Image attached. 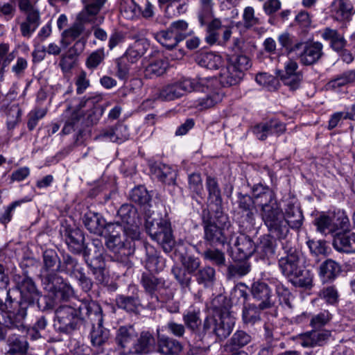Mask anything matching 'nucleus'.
Masks as SVG:
<instances>
[{
    "label": "nucleus",
    "mask_w": 355,
    "mask_h": 355,
    "mask_svg": "<svg viewBox=\"0 0 355 355\" xmlns=\"http://www.w3.org/2000/svg\"><path fill=\"white\" fill-rule=\"evenodd\" d=\"M80 270H83L78 260L69 254H64L58 266V271L73 277Z\"/></svg>",
    "instance_id": "36"
},
{
    "label": "nucleus",
    "mask_w": 355,
    "mask_h": 355,
    "mask_svg": "<svg viewBox=\"0 0 355 355\" xmlns=\"http://www.w3.org/2000/svg\"><path fill=\"white\" fill-rule=\"evenodd\" d=\"M168 63L164 60H157L149 64L145 69V76L148 78L160 76L164 74Z\"/></svg>",
    "instance_id": "55"
},
{
    "label": "nucleus",
    "mask_w": 355,
    "mask_h": 355,
    "mask_svg": "<svg viewBox=\"0 0 355 355\" xmlns=\"http://www.w3.org/2000/svg\"><path fill=\"white\" fill-rule=\"evenodd\" d=\"M315 225L317 230L322 234H327L335 231V225L331 218L326 215H322L315 218Z\"/></svg>",
    "instance_id": "62"
},
{
    "label": "nucleus",
    "mask_w": 355,
    "mask_h": 355,
    "mask_svg": "<svg viewBox=\"0 0 355 355\" xmlns=\"http://www.w3.org/2000/svg\"><path fill=\"white\" fill-rule=\"evenodd\" d=\"M17 286L21 293V300L19 302L14 301L15 310H8V313L12 315V322L16 329L24 330L26 329L24 320L27 315V309L29 306L38 302L40 293L36 288L33 280L29 277H19Z\"/></svg>",
    "instance_id": "3"
},
{
    "label": "nucleus",
    "mask_w": 355,
    "mask_h": 355,
    "mask_svg": "<svg viewBox=\"0 0 355 355\" xmlns=\"http://www.w3.org/2000/svg\"><path fill=\"white\" fill-rule=\"evenodd\" d=\"M117 216L121 219L119 223L128 238L132 240L139 239L141 222L137 209L132 205L123 204L118 210Z\"/></svg>",
    "instance_id": "11"
},
{
    "label": "nucleus",
    "mask_w": 355,
    "mask_h": 355,
    "mask_svg": "<svg viewBox=\"0 0 355 355\" xmlns=\"http://www.w3.org/2000/svg\"><path fill=\"white\" fill-rule=\"evenodd\" d=\"M331 336L327 330H312L299 336L300 344L304 347H315L324 345Z\"/></svg>",
    "instance_id": "25"
},
{
    "label": "nucleus",
    "mask_w": 355,
    "mask_h": 355,
    "mask_svg": "<svg viewBox=\"0 0 355 355\" xmlns=\"http://www.w3.org/2000/svg\"><path fill=\"white\" fill-rule=\"evenodd\" d=\"M283 255L278 260L282 274L295 286L309 288L312 286L313 274L300 264V252L288 239L281 240Z\"/></svg>",
    "instance_id": "1"
},
{
    "label": "nucleus",
    "mask_w": 355,
    "mask_h": 355,
    "mask_svg": "<svg viewBox=\"0 0 355 355\" xmlns=\"http://www.w3.org/2000/svg\"><path fill=\"white\" fill-rule=\"evenodd\" d=\"M116 303L119 309L128 313L137 314L141 306L139 295L133 293L132 295H119L116 297Z\"/></svg>",
    "instance_id": "32"
},
{
    "label": "nucleus",
    "mask_w": 355,
    "mask_h": 355,
    "mask_svg": "<svg viewBox=\"0 0 355 355\" xmlns=\"http://www.w3.org/2000/svg\"><path fill=\"white\" fill-rule=\"evenodd\" d=\"M205 186L208 192V206L210 207L211 211L214 212L223 211L221 190L217 180L211 176H208L206 179Z\"/></svg>",
    "instance_id": "22"
},
{
    "label": "nucleus",
    "mask_w": 355,
    "mask_h": 355,
    "mask_svg": "<svg viewBox=\"0 0 355 355\" xmlns=\"http://www.w3.org/2000/svg\"><path fill=\"white\" fill-rule=\"evenodd\" d=\"M146 259L145 266L146 269L152 272L162 270L163 266L161 263V257L157 252L152 246L146 247Z\"/></svg>",
    "instance_id": "48"
},
{
    "label": "nucleus",
    "mask_w": 355,
    "mask_h": 355,
    "mask_svg": "<svg viewBox=\"0 0 355 355\" xmlns=\"http://www.w3.org/2000/svg\"><path fill=\"white\" fill-rule=\"evenodd\" d=\"M80 322L78 309L75 308L62 306L55 311L53 326L60 333H72L78 328Z\"/></svg>",
    "instance_id": "12"
},
{
    "label": "nucleus",
    "mask_w": 355,
    "mask_h": 355,
    "mask_svg": "<svg viewBox=\"0 0 355 355\" xmlns=\"http://www.w3.org/2000/svg\"><path fill=\"white\" fill-rule=\"evenodd\" d=\"M214 0H199L198 18L201 26L214 19Z\"/></svg>",
    "instance_id": "43"
},
{
    "label": "nucleus",
    "mask_w": 355,
    "mask_h": 355,
    "mask_svg": "<svg viewBox=\"0 0 355 355\" xmlns=\"http://www.w3.org/2000/svg\"><path fill=\"white\" fill-rule=\"evenodd\" d=\"M85 40L76 41L73 46L61 57L59 65L64 72H69L76 64L77 57L84 51Z\"/></svg>",
    "instance_id": "28"
},
{
    "label": "nucleus",
    "mask_w": 355,
    "mask_h": 355,
    "mask_svg": "<svg viewBox=\"0 0 355 355\" xmlns=\"http://www.w3.org/2000/svg\"><path fill=\"white\" fill-rule=\"evenodd\" d=\"M60 261L55 250H45L43 253L41 277L44 289L52 295V297L57 300H67L72 295L73 290L57 274Z\"/></svg>",
    "instance_id": "2"
},
{
    "label": "nucleus",
    "mask_w": 355,
    "mask_h": 355,
    "mask_svg": "<svg viewBox=\"0 0 355 355\" xmlns=\"http://www.w3.org/2000/svg\"><path fill=\"white\" fill-rule=\"evenodd\" d=\"M323 46L320 42L303 43V46L297 53L300 63L304 66H310L318 62L323 55Z\"/></svg>",
    "instance_id": "16"
},
{
    "label": "nucleus",
    "mask_w": 355,
    "mask_h": 355,
    "mask_svg": "<svg viewBox=\"0 0 355 355\" xmlns=\"http://www.w3.org/2000/svg\"><path fill=\"white\" fill-rule=\"evenodd\" d=\"M8 349L7 355L24 354L28 349V342L16 334L9 336L7 340Z\"/></svg>",
    "instance_id": "39"
},
{
    "label": "nucleus",
    "mask_w": 355,
    "mask_h": 355,
    "mask_svg": "<svg viewBox=\"0 0 355 355\" xmlns=\"http://www.w3.org/2000/svg\"><path fill=\"white\" fill-rule=\"evenodd\" d=\"M321 37L329 42L331 47L336 51H341L346 45V40L337 30L329 27L324 28L321 32Z\"/></svg>",
    "instance_id": "37"
},
{
    "label": "nucleus",
    "mask_w": 355,
    "mask_h": 355,
    "mask_svg": "<svg viewBox=\"0 0 355 355\" xmlns=\"http://www.w3.org/2000/svg\"><path fill=\"white\" fill-rule=\"evenodd\" d=\"M340 271V264L331 259L322 263L319 268V275L323 282L334 280Z\"/></svg>",
    "instance_id": "35"
},
{
    "label": "nucleus",
    "mask_w": 355,
    "mask_h": 355,
    "mask_svg": "<svg viewBox=\"0 0 355 355\" xmlns=\"http://www.w3.org/2000/svg\"><path fill=\"white\" fill-rule=\"evenodd\" d=\"M84 8L79 12V19L88 21L94 26L100 24L103 18L97 17V15L106 2V0H82Z\"/></svg>",
    "instance_id": "18"
},
{
    "label": "nucleus",
    "mask_w": 355,
    "mask_h": 355,
    "mask_svg": "<svg viewBox=\"0 0 355 355\" xmlns=\"http://www.w3.org/2000/svg\"><path fill=\"white\" fill-rule=\"evenodd\" d=\"M204 260L210 262L217 267H223L226 265L225 253L214 248H207L202 252H200Z\"/></svg>",
    "instance_id": "44"
},
{
    "label": "nucleus",
    "mask_w": 355,
    "mask_h": 355,
    "mask_svg": "<svg viewBox=\"0 0 355 355\" xmlns=\"http://www.w3.org/2000/svg\"><path fill=\"white\" fill-rule=\"evenodd\" d=\"M130 198L135 203L146 205L150 201L151 196L144 187L139 186L132 189L130 193Z\"/></svg>",
    "instance_id": "56"
},
{
    "label": "nucleus",
    "mask_w": 355,
    "mask_h": 355,
    "mask_svg": "<svg viewBox=\"0 0 355 355\" xmlns=\"http://www.w3.org/2000/svg\"><path fill=\"white\" fill-rule=\"evenodd\" d=\"M12 314L4 311V304L0 300V340H3L7 329H16L12 318Z\"/></svg>",
    "instance_id": "53"
},
{
    "label": "nucleus",
    "mask_w": 355,
    "mask_h": 355,
    "mask_svg": "<svg viewBox=\"0 0 355 355\" xmlns=\"http://www.w3.org/2000/svg\"><path fill=\"white\" fill-rule=\"evenodd\" d=\"M242 18L243 26L248 29L261 25L263 23L262 20L255 15L254 9L252 6H247L244 8Z\"/></svg>",
    "instance_id": "58"
},
{
    "label": "nucleus",
    "mask_w": 355,
    "mask_h": 355,
    "mask_svg": "<svg viewBox=\"0 0 355 355\" xmlns=\"http://www.w3.org/2000/svg\"><path fill=\"white\" fill-rule=\"evenodd\" d=\"M355 81V71H347L331 80L329 84L334 88L340 87Z\"/></svg>",
    "instance_id": "64"
},
{
    "label": "nucleus",
    "mask_w": 355,
    "mask_h": 355,
    "mask_svg": "<svg viewBox=\"0 0 355 355\" xmlns=\"http://www.w3.org/2000/svg\"><path fill=\"white\" fill-rule=\"evenodd\" d=\"M235 319L227 311H216L206 317L200 333V340L214 338L215 341L226 339L233 331Z\"/></svg>",
    "instance_id": "4"
},
{
    "label": "nucleus",
    "mask_w": 355,
    "mask_h": 355,
    "mask_svg": "<svg viewBox=\"0 0 355 355\" xmlns=\"http://www.w3.org/2000/svg\"><path fill=\"white\" fill-rule=\"evenodd\" d=\"M250 334L242 330H237L230 339L226 347L230 351L239 350L251 342Z\"/></svg>",
    "instance_id": "45"
},
{
    "label": "nucleus",
    "mask_w": 355,
    "mask_h": 355,
    "mask_svg": "<svg viewBox=\"0 0 355 355\" xmlns=\"http://www.w3.org/2000/svg\"><path fill=\"white\" fill-rule=\"evenodd\" d=\"M202 221L204 229V239L210 245H223L227 243L226 231L230 226L227 214L223 211H216L211 216L207 209L202 211Z\"/></svg>",
    "instance_id": "5"
},
{
    "label": "nucleus",
    "mask_w": 355,
    "mask_h": 355,
    "mask_svg": "<svg viewBox=\"0 0 355 355\" xmlns=\"http://www.w3.org/2000/svg\"><path fill=\"white\" fill-rule=\"evenodd\" d=\"M183 345L176 338L157 332L156 351L162 355H176L182 352Z\"/></svg>",
    "instance_id": "23"
},
{
    "label": "nucleus",
    "mask_w": 355,
    "mask_h": 355,
    "mask_svg": "<svg viewBox=\"0 0 355 355\" xmlns=\"http://www.w3.org/2000/svg\"><path fill=\"white\" fill-rule=\"evenodd\" d=\"M237 252L236 259L242 261L250 257L255 250V243L252 239L245 234H240L235 239L231 238L229 241Z\"/></svg>",
    "instance_id": "20"
},
{
    "label": "nucleus",
    "mask_w": 355,
    "mask_h": 355,
    "mask_svg": "<svg viewBox=\"0 0 355 355\" xmlns=\"http://www.w3.org/2000/svg\"><path fill=\"white\" fill-rule=\"evenodd\" d=\"M157 349V339L149 331H143L133 344L132 352L138 354H147Z\"/></svg>",
    "instance_id": "26"
},
{
    "label": "nucleus",
    "mask_w": 355,
    "mask_h": 355,
    "mask_svg": "<svg viewBox=\"0 0 355 355\" xmlns=\"http://www.w3.org/2000/svg\"><path fill=\"white\" fill-rule=\"evenodd\" d=\"M155 37L162 46L168 49H173L180 42L168 28L157 33Z\"/></svg>",
    "instance_id": "59"
},
{
    "label": "nucleus",
    "mask_w": 355,
    "mask_h": 355,
    "mask_svg": "<svg viewBox=\"0 0 355 355\" xmlns=\"http://www.w3.org/2000/svg\"><path fill=\"white\" fill-rule=\"evenodd\" d=\"M146 49L142 41L135 42L134 45L128 49L125 55L122 57L129 63H135L146 52Z\"/></svg>",
    "instance_id": "52"
},
{
    "label": "nucleus",
    "mask_w": 355,
    "mask_h": 355,
    "mask_svg": "<svg viewBox=\"0 0 355 355\" xmlns=\"http://www.w3.org/2000/svg\"><path fill=\"white\" fill-rule=\"evenodd\" d=\"M260 304L257 306L253 304H248L243 309L242 318L245 324H254L261 320L260 313L261 310Z\"/></svg>",
    "instance_id": "50"
},
{
    "label": "nucleus",
    "mask_w": 355,
    "mask_h": 355,
    "mask_svg": "<svg viewBox=\"0 0 355 355\" xmlns=\"http://www.w3.org/2000/svg\"><path fill=\"white\" fill-rule=\"evenodd\" d=\"M171 272L182 291L191 290V273H189L185 269L178 266L172 268Z\"/></svg>",
    "instance_id": "49"
},
{
    "label": "nucleus",
    "mask_w": 355,
    "mask_h": 355,
    "mask_svg": "<svg viewBox=\"0 0 355 355\" xmlns=\"http://www.w3.org/2000/svg\"><path fill=\"white\" fill-rule=\"evenodd\" d=\"M227 65L243 77L245 71L250 68L251 62L245 55L234 54L228 57Z\"/></svg>",
    "instance_id": "38"
},
{
    "label": "nucleus",
    "mask_w": 355,
    "mask_h": 355,
    "mask_svg": "<svg viewBox=\"0 0 355 355\" xmlns=\"http://www.w3.org/2000/svg\"><path fill=\"white\" fill-rule=\"evenodd\" d=\"M216 271L211 266H205L198 270L196 274V279L199 284L205 287L211 286L215 281Z\"/></svg>",
    "instance_id": "51"
},
{
    "label": "nucleus",
    "mask_w": 355,
    "mask_h": 355,
    "mask_svg": "<svg viewBox=\"0 0 355 355\" xmlns=\"http://www.w3.org/2000/svg\"><path fill=\"white\" fill-rule=\"evenodd\" d=\"M251 294L254 299L260 301L259 304L261 309H270L275 306L272 291L266 283L260 281L254 282L251 286Z\"/></svg>",
    "instance_id": "19"
},
{
    "label": "nucleus",
    "mask_w": 355,
    "mask_h": 355,
    "mask_svg": "<svg viewBox=\"0 0 355 355\" xmlns=\"http://www.w3.org/2000/svg\"><path fill=\"white\" fill-rule=\"evenodd\" d=\"M274 239L275 236L270 232L269 234H265L259 239V241L254 246V253L257 257L263 260L269 259L275 254L276 243Z\"/></svg>",
    "instance_id": "27"
},
{
    "label": "nucleus",
    "mask_w": 355,
    "mask_h": 355,
    "mask_svg": "<svg viewBox=\"0 0 355 355\" xmlns=\"http://www.w3.org/2000/svg\"><path fill=\"white\" fill-rule=\"evenodd\" d=\"M243 76L239 74L236 70L231 69L229 66H226L220 73L219 80L223 87H231L240 83Z\"/></svg>",
    "instance_id": "47"
},
{
    "label": "nucleus",
    "mask_w": 355,
    "mask_h": 355,
    "mask_svg": "<svg viewBox=\"0 0 355 355\" xmlns=\"http://www.w3.org/2000/svg\"><path fill=\"white\" fill-rule=\"evenodd\" d=\"M318 295L329 304H335L338 301V292L334 286L324 287L319 291Z\"/></svg>",
    "instance_id": "63"
},
{
    "label": "nucleus",
    "mask_w": 355,
    "mask_h": 355,
    "mask_svg": "<svg viewBox=\"0 0 355 355\" xmlns=\"http://www.w3.org/2000/svg\"><path fill=\"white\" fill-rule=\"evenodd\" d=\"M279 211L282 214V219L275 220L272 227L266 226L271 235L281 241L287 238L289 232V227L292 229H299L303 222L302 212L298 205L293 201H288L285 207L284 213L279 207Z\"/></svg>",
    "instance_id": "9"
},
{
    "label": "nucleus",
    "mask_w": 355,
    "mask_h": 355,
    "mask_svg": "<svg viewBox=\"0 0 355 355\" xmlns=\"http://www.w3.org/2000/svg\"><path fill=\"white\" fill-rule=\"evenodd\" d=\"M333 246L338 252L355 253V233L341 231L334 236Z\"/></svg>",
    "instance_id": "24"
},
{
    "label": "nucleus",
    "mask_w": 355,
    "mask_h": 355,
    "mask_svg": "<svg viewBox=\"0 0 355 355\" xmlns=\"http://www.w3.org/2000/svg\"><path fill=\"white\" fill-rule=\"evenodd\" d=\"M188 27V23L180 19L172 22L168 29L181 42L189 35Z\"/></svg>",
    "instance_id": "61"
},
{
    "label": "nucleus",
    "mask_w": 355,
    "mask_h": 355,
    "mask_svg": "<svg viewBox=\"0 0 355 355\" xmlns=\"http://www.w3.org/2000/svg\"><path fill=\"white\" fill-rule=\"evenodd\" d=\"M255 203L257 202L250 196L238 193L236 200L238 214L241 215L243 222H246L251 225L254 224L255 215L257 212Z\"/></svg>",
    "instance_id": "17"
},
{
    "label": "nucleus",
    "mask_w": 355,
    "mask_h": 355,
    "mask_svg": "<svg viewBox=\"0 0 355 355\" xmlns=\"http://www.w3.org/2000/svg\"><path fill=\"white\" fill-rule=\"evenodd\" d=\"M207 25V35L205 41L210 45L220 44L219 30L223 28L222 22L218 18H214L208 21Z\"/></svg>",
    "instance_id": "42"
},
{
    "label": "nucleus",
    "mask_w": 355,
    "mask_h": 355,
    "mask_svg": "<svg viewBox=\"0 0 355 355\" xmlns=\"http://www.w3.org/2000/svg\"><path fill=\"white\" fill-rule=\"evenodd\" d=\"M140 284L144 292L152 300L148 305V308L150 309H155L159 301L157 293L166 287L165 280L156 277L151 272H144L140 278Z\"/></svg>",
    "instance_id": "13"
},
{
    "label": "nucleus",
    "mask_w": 355,
    "mask_h": 355,
    "mask_svg": "<svg viewBox=\"0 0 355 355\" xmlns=\"http://www.w3.org/2000/svg\"><path fill=\"white\" fill-rule=\"evenodd\" d=\"M83 223L85 227L91 233L98 234L102 232L104 228L107 230V224L105 220L98 213L87 212L84 216Z\"/></svg>",
    "instance_id": "33"
},
{
    "label": "nucleus",
    "mask_w": 355,
    "mask_h": 355,
    "mask_svg": "<svg viewBox=\"0 0 355 355\" xmlns=\"http://www.w3.org/2000/svg\"><path fill=\"white\" fill-rule=\"evenodd\" d=\"M354 14L353 6L349 0H339L338 8L335 13L337 20H349Z\"/></svg>",
    "instance_id": "57"
},
{
    "label": "nucleus",
    "mask_w": 355,
    "mask_h": 355,
    "mask_svg": "<svg viewBox=\"0 0 355 355\" xmlns=\"http://www.w3.org/2000/svg\"><path fill=\"white\" fill-rule=\"evenodd\" d=\"M107 232L108 236L106 239L105 245L107 248L114 253V259L124 266L130 265L129 256L132 251L129 242L125 237L122 225L119 221L107 223Z\"/></svg>",
    "instance_id": "8"
},
{
    "label": "nucleus",
    "mask_w": 355,
    "mask_h": 355,
    "mask_svg": "<svg viewBox=\"0 0 355 355\" xmlns=\"http://www.w3.org/2000/svg\"><path fill=\"white\" fill-rule=\"evenodd\" d=\"M83 111L81 110H76L72 112L70 116L67 119L65 124L62 130L63 135H69L78 128V123L82 122Z\"/></svg>",
    "instance_id": "60"
},
{
    "label": "nucleus",
    "mask_w": 355,
    "mask_h": 355,
    "mask_svg": "<svg viewBox=\"0 0 355 355\" xmlns=\"http://www.w3.org/2000/svg\"><path fill=\"white\" fill-rule=\"evenodd\" d=\"M146 232L153 240L159 244L166 252H170L174 245L175 240L172 234L171 223L163 218L146 220Z\"/></svg>",
    "instance_id": "10"
},
{
    "label": "nucleus",
    "mask_w": 355,
    "mask_h": 355,
    "mask_svg": "<svg viewBox=\"0 0 355 355\" xmlns=\"http://www.w3.org/2000/svg\"><path fill=\"white\" fill-rule=\"evenodd\" d=\"M213 80L196 77L184 78L162 87L157 92L156 98L163 101H171L179 98L187 93L194 91H205L211 86Z\"/></svg>",
    "instance_id": "6"
},
{
    "label": "nucleus",
    "mask_w": 355,
    "mask_h": 355,
    "mask_svg": "<svg viewBox=\"0 0 355 355\" xmlns=\"http://www.w3.org/2000/svg\"><path fill=\"white\" fill-rule=\"evenodd\" d=\"M286 130V125L284 123L277 119H272L266 123H261L256 125L252 132L259 140H265L269 135H279Z\"/></svg>",
    "instance_id": "21"
},
{
    "label": "nucleus",
    "mask_w": 355,
    "mask_h": 355,
    "mask_svg": "<svg viewBox=\"0 0 355 355\" xmlns=\"http://www.w3.org/2000/svg\"><path fill=\"white\" fill-rule=\"evenodd\" d=\"M77 309L80 320L88 321L92 325L103 323L102 309L96 302L92 300L82 301Z\"/></svg>",
    "instance_id": "15"
},
{
    "label": "nucleus",
    "mask_w": 355,
    "mask_h": 355,
    "mask_svg": "<svg viewBox=\"0 0 355 355\" xmlns=\"http://www.w3.org/2000/svg\"><path fill=\"white\" fill-rule=\"evenodd\" d=\"M65 240L69 250L73 254H80L83 250L84 235L78 228H67Z\"/></svg>",
    "instance_id": "30"
},
{
    "label": "nucleus",
    "mask_w": 355,
    "mask_h": 355,
    "mask_svg": "<svg viewBox=\"0 0 355 355\" xmlns=\"http://www.w3.org/2000/svg\"><path fill=\"white\" fill-rule=\"evenodd\" d=\"M136 336L137 333L133 326H121L116 331V342L122 349H125Z\"/></svg>",
    "instance_id": "41"
},
{
    "label": "nucleus",
    "mask_w": 355,
    "mask_h": 355,
    "mask_svg": "<svg viewBox=\"0 0 355 355\" xmlns=\"http://www.w3.org/2000/svg\"><path fill=\"white\" fill-rule=\"evenodd\" d=\"M253 197L261 207V216L266 226L272 227L274 221L282 219L279 206L274 192L262 184H254L252 189Z\"/></svg>",
    "instance_id": "7"
},
{
    "label": "nucleus",
    "mask_w": 355,
    "mask_h": 355,
    "mask_svg": "<svg viewBox=\"0 0 355 355\" xmlns=\"http://www.w3.org/2000/svg\"><path fill=\"white\" fill-rule=\"evenodd\" d=\"M182 320L185 327L200 340V333L202 331V328H200L202 323L200 311L199 309L188 310L183 314Z\"/></svg>",
    "instance_id": "34"
},
{
    "label": "nucleus",
    "mask_w": 355,
    "mask_h": 355,
    "mask_svg": "<svg viewBox=\"0 0 355 355\" xmlns=\"http://www.w3.org/2000/svg\"><path fill=\"white\" fill-rule=\"evenodd\" d=\"M92 330L89 333L92 346L98 352H103L105 345L109 340L110 331L103 327V323L92 324Z\"/></svg>",
    "instance_id": "29"
},
{
    "label": "nucleus",
    "mask_w": 355,
    "mask_h": 355,
    "mask_svg": "<svg viewBox=\"0 0 355 355\" xmlns=\"http://www.w3.org/2000/svg\"><path fill=\"white\" fill-rule=\"evenodd\" d=\"M40 24V15H31L26 16L24 21L19 24L20 31L22 36L30 37Z\"/></svg>",
    "instance_id": "46"
},
{
    "label": "nucleus",
    "mask_w": 355,
    "mask_h": 355,
    "mask_svg": "<svg viewBox=\"0 0 355 355\" xmlns=\"http://www.w3.org/2000/svg\"><path fill=\"white\" fill-rule=\"evenodd\" d=\"M213 80V84L211 86L208 88H205V91H202V92H207V94L198 100V107L200 110L209 109L214 107L216 104L220 102L223 94L219 89L214 88V85L216 83V80L208 78Z\"/></svg>",
    "instance_id": "31"
},
{
    "label": "nucleus",
    "mask_w": 355,
    "mask_h": 355,
    "mask_svg": "<svg viewBox=\"0 0 355 355\" xmlns=\"http://www.w3.org/2000/svg\"><path fill=\"white\" fill-rule=\"evenodd\" d=\"M86 23H89L88 21L80 20L78 15L74 24L62 33L61 43L64 47H67L75 40L80 41L83 40H85L84 48L85 47L87 39L91 34V30L86 29L85 26Z\"/></svg>",
    "instance_id": "14"
},
{
    "label": "nucleus",
    "mask_w": 355,
    "mask_h": 355,
    "mask_svg": "<svg viewBox=\"0 0 355 355\" xmlns=\"http://www.w3.org/2000/svg\"><path fill=\"white\" fill-rule=\"evenodd\" d=\"M274 284L279 303L284 304L289 309H291L293 307L292 302L294 297L290 292L289 289L279 281L274 282Z\"/></svg>",
    "instance_id": "54"
},
{
    "label": "nucleus",
    "mask_w": 355,
    "mask_h": 355,
    "mask_svg": "<svg viewBox=\"0 0 355 355\" xmlns=\"http://www.w3.org/2000/svg\"><path fill=\"white\" fill-rule=\"evenodd\" d=\"M196 62L202 67L209 69H218L223 64L221 56L212 52L200 53L197 56Z\"/></svg>",
    "instance_id": "40"
}]
</instances>
